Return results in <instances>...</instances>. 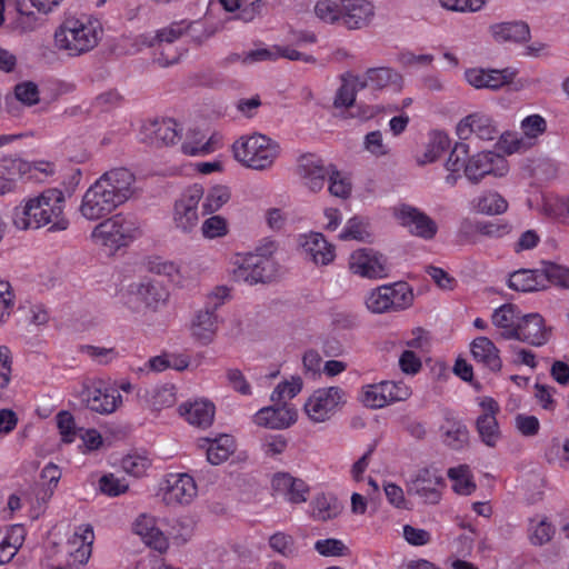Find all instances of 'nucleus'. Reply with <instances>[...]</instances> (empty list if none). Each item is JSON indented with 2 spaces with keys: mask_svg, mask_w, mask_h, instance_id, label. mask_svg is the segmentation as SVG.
Segmentation results:
<instances>
[{
  "mask_svg": "<svg viewBox=\"0 0 569 569\" xmlns=\"http://www.w3.org/2000/svg\"><path fill=\"white\" fill-rule=\"evenodd\" d=\"M66 197L57 188L23 199L14 209L12 222L19 230L40 229L50 224L51 231H63L69 227L64 216Z\"/></svg>",
  "mask_w": 569,
  "mask_h": 569,
  "instance_id": "1",
  "label": "nucleus"
},
{
  "mask_svg": "<svg viewBox=\"0 0 569 569\" xmlns=\"http://www.w3.org/2000/svg\"><path fill=\"white\" fill-rule=\"evenodd\" d=\"M468 147L457 144L450 152L445 169L447 174L445 182L455 187L461 178H466L472 184H479L485 178H502L509 172L508 160L493 151H480L467 156Z\"/></svg>",
  "mask_w": 569,
  "mask_h": 569,
  "instance_id": "2",
  "label": "nucleus"
},
{
  "mask_svg": "<svg viewBox=\"0 0 569 569\" xmlns=\"http://www.w3.org/2000/svg\"><path fill=\"white\" fill-rule=\"evenodd\" d=\"M103 37L101 21L92 14H69L53 32L58 51L70 58L81 57L98 47Z\"/></svg>",
  "mask_w": 569,
  "mask_h": 569,
  "instance_id": "3",
  "label": "nucleus"
},
{
  "mask_svg": "<svg viewBox=\"0 0 569 569\" xmlns=\"http://www.w3.org/2000/svg\"><path fill=\"white\" fill-rule=\"evenodd\" d=\"M276 251V242L264 239L253 251L237 253L230 261L234 281L250 286L272 282L279 273V264L273 258Z\"/></svg>",
  "mask_w": 569,
  "mask_h": 569,
  "instance_id": "4",
  "label": "nucleus"
},
{
  "mask_svg": "<svg viewBox=\"0 0 569 569\" xmlns=\"http://www.w3.org/2000/svg\"><path fill=\"white\" fill-rule=\"evenodd\" d=\"M313 10L322 22L339 24L347 30L367 28L376 17L371 0H318Z\"/></svg>",
  "mask_w": 569,
  "mask_h": 569,
  "instance_id": "5",
  "label": "nucleus"
},
{
  "mask_svg": "<svg viewBox=\"0 0 569 569\" xmlns=\"http://www.w3.org/2000/svg\"><path fill=\"white\" fill-rule=\"evenodd\" d=\"M140 234L141 230L133 219L118 213L94 226L89 239L94 247L107 254H114L130 246Z\"/></svg>",
  "mask_w": 569,
  "mask_h": 569,
  "instance_id": "6",
  "label": "nucleus"
},
{
  "mask_svg": "<svg viewBox=\"0 0 569 569\" xmlns=\"http://www.w3.org/2000/svg\"><path fill=\"white\" fill-rule=\"evenodd\" d=\"M234 159L243 167L264 171L270 169L281 153L280 144L262 133L241 136L232 144Z\"/></svg>",
  "mask_w": 569,
  "mask_h": 569,
  "instance_id": "7",
  "label": "nucleus"
},
{
  "mask_svg": "<svg viewBox=\"0 0 569 569\" xmlns=\"http://www.w3.org/2000/svg\"><path fill=\"white\" fill-rule=\"evenodd\" d=\"M365 303L372 313L397 312L412 306L413 292L409 284L402 281L381 284L368 292Z\"/></svg>",
  "mask_w": 569,
  "mask_h": 569,
  "instance_id": "8",
  "label": "nucleus"
},
{
  "mask_svg": "<svg viewBox=\"0 0 569 569\" xmlns=\"http://www.w3.org/2000/svg\"><path fill=\"white\" fill-rule=\"evenodd\" d=\"M203 198V187L193 183L187 187L174 200L171 210V222L174 230L182 234H191L199 226V204Z\"/></svg>",
  "mask_w": 569,
  "mask_h": 569,
  "instance_id": "9",
  "label": "nucleus"
},
{
  "mask_svg": "<svg viewBox=\"0 0 569 569\" xmlns=\"http://www.w3.org/2000/svg\"><path fill=\"white\" fill-rule=\"evenodd\" d=\"M346 402V392L340 387H323L315 390L305 402L303 410L315 423L331 419Z\"/></svg>",
  "mask_w": 569,
  "mask_h": 569,
  "instance_id": "10",
  "label": "nucleus"
},
{
  "mask_svg": "<svg viewBox=\"0 0 569 569\" xmlns=\"http://www.w3.org/2000/svg\"><path fill=\"white\" fill-rule=\"evenodd\" d=\"M198 488L194 479L188 473H169L159 485L158 496L170 507L186 506L197 497Z\"/></svg>",
  "mask_w": 569,
  "mask_h": 569,
  "instance_id": "11",
  "label": "nucleus"
},
{
  "mask_svg": "<svg viewBox=\"0 0 569 569\" xmlns=\"http://www.w3.org/2000/svg\"><path fill=\"white\" fill-rule=\"evenodd\" d=\"M96 182L100 188L106 189L107 196L116 203L122 206L137 192L134 173L123 167L112 168L101 174Z\"/></svg>",
  "mask_w": 569,
  "mask_h": 569,
  "instance_id": "12",
  "label": "nucleus"
},
{
  "mask_svg": "<svg viewBox=\"0 0 569 569\" xmlns=\"http://www.w3.org/2000/svg\"><path fill=\"white\" fill-rule=\"evenodd\" d=\"M348 266L353 274L371 280L385 279L390 272L387 257L371 248L355 250L349 257Z\"/></svg>",
  "mask_w": 569,
  "mask_h": 569,
  "instance_id": "13",
  "label": "nucleus"
},
{
  "mask_svg": "<svg viewBox=\"0 0 569 569\" xmlns=\"http://www.w3.org/2000/svg\"><path fill=\"white\" fill-rule=\"evenodd\" d=\"M180 133L179 124L171 118L149 119L140 126L138 140L151 147L171 146L180 139Z\"/></svg>",
  "mask_w": 569,
  "mask_h": 569,
  "instance_id": "14",
  "label": "nucleus"
},
{
  "mask_svg": "<svg viewBox=\"0 0 569 569\" xmlns=\"http://www.w3.org/2000/svg\"><path fill=\"white\" fill-rule=\"evenodd\" d=\"M298 420V410L288 402H273L259 409L252 417L256 426L271 430H284Z\"/></svg>",
  "mask_w": 569,
  "mask_h": 569,
  "instance_id": "15",
  "label": "nucleus"
},
{
  "mask_svg": "<svg viewBox=\"0 0 569 569\" xmlns=\"http://www.w3.org/2000/svg\"><path fill=\"white\" fill-rule=\"evenodd\" d=\"M445 479L436 468L419 469L408 483V491L418 496L427 503H438Z\"/></svg>",
  "mask_w": 569,
  "mask_h": 569,
  "instance_id": "16",
  "label": "nucleus"
},
{
  "mask_svg": "<svg viewBox=\"0 0 569 569\" xmlns=\"http://www.w3.org/2000/svg\"><path fill=\"white\" fill-rule=\"evenodd\" d=\"M81 399L87 407L99 413H111L121 403L122 398L113 387L104 386L101 381H93L83 387Z\"/></svg>",
  "mask_w": 569,
  "mask_h": 569,
  "instance_id": "17",
  "label": "nucleus"
},
{
  "mask_svg": "<svg viewBox=\"0 0 569 569\" xmlns=\"http://www.w3.org/2000/svg\"><path fill=\"white\" fill-rule=\"evenodd\" d=\"M118 207L107 196L106 189L94 181L83 193L79 206V212L88 221H97L106 218Z\"/></svg>",
  "mask_w": 569,
  "mask_h": 569,
  "instance_id": "18",
  "label": "nucleus"
},
{
  "mask_svg": "<svg viewBox=\"0 0 569 569\" xmlns=\"http://www.w3.org/2000/svg\"><path fill=\"white\" fill-rule=\"evenodd\" d=\"M558 272L559 269L548 267V264L543 269H519L510 273L508 286L510 289L521 292L543 290Z\"/></svg>",
  "mask_w": 569,
  "mask_h": 569,
  "instance_id": "19",
  "label": "nucleus"
},
{
  "mask_svg": "<svg viewBox=\"0 0 569 569\" xmlns=\"http://www.w3.org/2000/svg\"><path fill=\"white\" fill-rule=\"evenodd\" d=\"M456 133L460 140H468L475 136L480 140L491 141L498 137L499 130L490 116L475 112L458 122Z\"/></svg>",
  "mask_w": 569,
  "mask_h": 569,
  "instance_id": "20",
  "label": "nucleus"
},
{
  "mask_svg": "<svg viewBox=\"0 0 569 569\" xmlns=\"http://www.w3.org/2000/svg\"><path fill=\"white\" fill-rule=\"evenodd\" d=\"M302 254L316 266H328L336 258V247L321 232H309L298 238Z\"/></svg>",
  "mask_w": 569,
  "mask_h": 569,
  "instance_id": "21",
  "label": "nucleus"
},
{
  "mask_svg": "<svg viewBox=\"0 0 569 569\" xmlns=\"http://www.w3.org/2000/svg\"><path fill=\"white\" fill-rule=\"evenodd\" d=\"M478 403L482 413L477 418V431L486 446L495 448L501 439V431L496 418L499 405L490 397L480 398Z\"/></svg>",
  "mask_w": 569,
  "mask_h": 569,
  "instance_id": "22",
  "label": "nucleus"
},
{
  "mask_svg": "<svg viewBox=\"0 0 569 569\" xmlns=\"http://www.w3.org/2000/svg\"><path fill=\"white\" fill-rule=\"evenodd\" d=\"M518 74L513 68L482 69L470 68L465 71L466 81L476 89L499 90L512 82Z\"/></svg>",
  "mask_w": 569,
  "mask_h": 569,
  "instance_id": "23",
  "label": "nucleus"
},
{
  "mask_svg": "<svg viewBox=\"0 0 569 569\" xmlns=\"http://www.w3.org/2000/svg\"><path fill=\"white\" fill-rule=\"evenodd\" d=\"M271 489L274 496L282 497L291 505H301L308 500L309 485L301 478L289 472H277L271 479Z\"/></svg>",
  "mask_w": 569,
  "mask_h": 569,
  "instance_id": "24",
  "label": "nucleus"
},
{
  "mask_svg": "<svg viewBox=\"0 0 569 569\" xmlns=\"http://www.w3.org/2000/svg\"><path fill=\"white\" fill-rule=\"evenodd\" d=\"M396 217L412 234L425 240L432 239L438 231L437 223L429 216L412 206L401 204L396 209Z\"/></svg>",
  "mask_w": 569,
  "mask_h": 569,
  "instance_id": "25",
  "label": "nucleus"
},
{
  "mask_svg": "<svg viewBox=\"0 0 569 569\" xmlns=\"http://www.w3.org/2000/svg\"><path fill=\"white\" fill-rule=\"evenodd\" d=\"M298 174L309 190L320 191L329 176V166L326 167L323 161L315 154H306L300 157L297 168Z\"/></svg>",
  "mask_w": 569,
  "mask_h": 569,
  "instance_id": "26",
  "label": "nucleus"
},
{
  "mask_svg": "<svg viewBox=\"0 0 569 569\" xmlns=\"http://www.w3.org/2000/svg\"><path fill=\"white\" fill-rule=\"evenodd\" d=\"M517 333L516 340L535 347L546 345L551 336L550 329L545 325V319L539 313L521 316Z\"/></svg>",
  "mask_w": 569,
  "mask_h": 569,
  "instance_id": "27",
  "label": "nucleus"
},
{
  "mask_svg": "<svg viewBox=\"0 0 569 569\" xmlns=\"http://www.w3.org/2000/svg\"><path fill=\"white\" fill-rule=\"evenodd\" d=\"M223 146L222 134L212 132L209 137L198 130H191L187 133L181 150L184 154L191 157L210 154Z\"/></svg>",
  "mask_w": 569,
  "mask_h": 569,
  "instance_id": "28",
  "label": "nucleus"
},
{
  "mask_svg": "<svg viewBox=\"0 0 569 569\" xmlns=\"http://www.w3.org/2000/svg\"><path fill=\"white\" fill-rule=\"evenodd\" d=\"M218 328L217 313L203 308L194 312L189 325L191 337L202 346H207L214 340Z\"/></svg>",
  "mask_w": 569,
  "mask_h": 569,
  "instance_id": "29",
  "label": "nucleus"
},
{
  "mask_svg": "<svg viewBox=\"0 0 569 569\" xmlns=\"http://www.w3.org/2000/svg\"><path fill=\"white\" fill-rule=\"evenodd\" d=\"M129 290L137 297L147 308L158 310L163 307L169 298L166 287L159 281L144 279L139 282L131 283Z\"/></svg>",
  "mask_w": 569,
  "mask_h": 569,
  "instance_id": "30",
  "label": "nucleus"
},
{
  "mask_svg": "<svg viewBox=\"0 0 569 569\" xmlns=\"http://www.w3.org/2000/svg\"><path fill=\"white\" fill-rule=\"evenodd\" d=\"M178 410L188 423L199 428L210 427L216 413L214 405L207 399L181 403Z\"/></svg>",
  "mask_w": 569,
  "mask_h": 569,
  "instance_id": "31",
  "label": "nucleus"
},
{
  "mask_svg": "<svg viewBox=\"0 0 569 569\" xmlns=\"http://www.w3.org/2000/svg\"><path fill=\"white\" fill-rule=\"evenodd\" d=\"M366 88L381 90L392 88L399 91L402 88V76L388 67L370 68L363 74H360Z\"/></svg>",
  "mask_w": 569,
  "mask_h": 569,
  "instance_id": "32",
  "label": "nucleus"
},
{
  "mask_svg": "<svg viewBox=\"0 0 569 569\" xmlns=\"http://www.w3.org/2000/svg\"><path fill=\"white\" fill-rule=\"evenodd\" d=\"M199 447L206 450L207 460L214 466L224 462L236 450L234 440L229 435L200 439Z\"/></svg>",
  "mask_w": 569,
  "mask_h": 569,
  "instance_id": "33",
  "label": "nucleus"
},
{
  "mask_svg": "<svg viewBox=\"0 0 569 569\" xmlns=\"http://www.w3.org/2000/svg\"><path fill=\"white\" fill-rule=\"evenodd\" d=\"M187 22L180 21L170 24L167 28L159 30L156 37L140 34L134 39V42L130 48L127 49V52L130 54L139 52L144 47H151L156 41L159 42H172L177 40L182 34H186Z\"/></svg>",
  "mask_w": 569,
  "mask_h": 569,
  "instance_id": "34",
  "label": "nucleus"
},
{
  "mask_svg": "<svg viewBox=\"0 0 569 569\" xmlns=\"http://www.w3.org/2000/svg\"><path fill=\"white\" fill-rule=\"evenodd\" d=\"M93 540V528L90 525H81L76 529L68 542L74 561L82 565L89 560Z\"/></svg>",
  "mask_w": 569,
  "mask_h": 569,
  "instance_id": "35",
  "label": "nucleus"
},
{
  "mask_svg": "<svg viewBox=\"0 0 569 569\" xmlns=\"http://www.w3.org/2000/svg\"><path fill=\"white\" fill-rule=\"evenodd\" d=\"M520 319V313L512 305L500 306L493 311L491 316L493 326L500 330V335L505 339L516 340V337H518L517 331Z\"/></svg>",
  "mask_w": 569,
  "mask_h": 569,
  "instance_id": "36",
  "label": "nucleus"
},
{
  "mask_svg": "<svg viewBox=\"0 0 569 569\" xmlns=\"http://www.w3.org/2000/svg\"><path fill=\"white\" fill-rule=\"evenodd\" d=\"M471 209L485 216H500L507 212V199L495 190H485L471 200Z\"/></svg>",
  "mask_w": 569,
  "mask_h": 569,
  "instance_id": "37",
  "label": "nucleus"
},
{
  "mask_svg": "<svg viewBox=\"0 0 569 569\" xmlns=\"http://www.w3.org/2000/svg\"><path fill=\"white\" fill-rule=\"evenodd\" d=\"M470 351L473 359L492 371L501 369V359L499 350L495 343L487 337H477L470 343Z\"/></svg>",
  "mask_w": 569,
  "mask_h": 569,
  "instance_id": "38",
  "label": "nucleus"
},
{
  "mask_svg": "<svg viewBox=\"0 0 569 569\" xmlns=\"http://www.w3.org/2000/svg\"><path fill=\"white\" fill-rule=\"evenodd\" d=\"M366 88L360 74L346 72L340 77V87L337 89L333 106L336 108L352 107L356 101V96L359 90Z\"/></svg>",
  "mask_w": 569,
  "mask_h": 569,
  "instance_id": "39",
  "label": "nucleus"
},
{
  "mask_svg": "<svg viewBox=\"0 0 569 569\" xmlns=\"http://www.w3.org/2000/svg\"><path fill=\"white\" fill-rule=\"evenodd\" d=\"M489 32L493 40L499 43L525 42L530 37L529 27L520 21L495 23L490 26Z\"/></svg>",
  "mask_w": 569,
  "mask_h": 569,
  "instance_id": "40",
  "label": "nucleus"
},
{
  "mask_svg": "<svg viewBox=\"0 0 569 569\" xmlns=\"http://www.w3.org/2000/svg\"><path fill=\"white\" fill-rule=\"evenodd\" d=\"M27 530L22 525L9 527L0 538V565L8 563L22 547Z\"/></svg>",
  "mask_w": 569,
  "mask_h": 569,
  "instance_id": "41",
  "label": "nucleus"
},
{
  "mask_svg": "<svg viewBox=\"0 0 569 569\" xmlns=\"http://www.w3.org/2000/svg\"><path fill=\"white\" fill-rule=\"evenodd\" d=\"M41 485L34 490L37 509L42 510L44 505L53 496L54 489L61 478V471L58 466L48 463L41 470Z\"/></svg>",
  "mask_w": 569,
  "mask_h": 569,
  "instance_id": "42",
  "label": "nucleus"
},
{
  "mask_svg": "<svg viewBox=\"0 0 569 569\" xmlns=\"http://www.w3.org/2000/svg\"><path fill=\"white\" fill-rule=\"evenodd\" d=\"M451 489L459 496H471L477 490L473 473L468 465L451 467L447 471Z\"/></svg>",
  "mask_w": 569,
  "mask_h": 569,
  "instance_id": "43",
  "label": "nucleus"
},
{
  "mask_svg": "<svg viewBox=\"0 0 569 569\" xmlns=\"http://www.w3.org/2000/svg\"><path fill=\"white\" fill-rule=\"evenodd\" d=\"M310 509L313 519L327 521L338 517L342 507L333 495L319 493L310 502Z\"/></svg>",
  "mask_w": 569,
  "mask_h": 569,
  "instance_id": "44",
  "label": "nucleus"
},
{
  "mask_svg": "<svg viewBox=\"0 0 569 569\" xmlns=\"http://www.w3.org/2000/svg\"><path fill=\"white\" fill-rule=\"evenodd\" d=\"M519 128L522 137L531 148L547 132L548 123L541 114L532 113L520 121Z\"/></svg>",
  "mask_w": 569,
  "mask_h": 569,
  "instance_id": "45",
  "label": "nucleus"
},
{
  "mask_svg": "<svg viewBox=\"0 0 569 569\" xmlns=\"http://www.w3.org/2000/svg\"><path fill=\"white\" fill-rule=\"evenodd\" d=\"M202 210L207 214H212L223 206H226L231 199V189L226 184H213L207 192L203 191Z\"/></svg>",
  "mask_w": 569,
  "mask_h": 569,
  "instance_id": "46",
  "label": "nucleus"
},
{
  "mask_svg": "<svg viewBox=\"0 0 569 569\" xmlns=\"http://www.w3.org/2000/svg\"><path fill=\"white\" fill-rule=\"evenodd\" d=\"M146 401L154 410L172 407L177 401V390L173 385L156 386L146 392Z\"/></svg>",
  "mask_w": 569,
  "mask_h": 569,
  "instance_id": "47",
  "label": "nucleus"
},
{
  "mask_svg": "<svg viewBox=\"0 0 569 569\" xmlns=\"http://www.w3.org/2000/svg\"><path fill=\"white\" fill-rule=\"evenodd\" d=\"M370 236L368 222L363 218L355 216L347 220L338 238L341 241L356 240L365 242L369 240Z\"/></svg>",
  "mask_w": 569,
  "mask_h": 569,
  "instance_id": "48",
  "label": "nucleus"
},
{
  "mask_svg": "<svg viewBox=\"0 0 569 569\" xmlns=\"http://www.w3.org/2000/svg\"><path fill=\"white\" fill-rule=\"evenodd\" d=\"M328 182H329V192L333 197L347 199L351 194L352 184L350 177L336 169L335 166H329V176H328Z\"/></svg>",
  "mask_w": 569,
  "mask_h": 569,
  "instance_id": "49",
  "label": "nucleus"
},
{
  "mask_svg": "<svg viewBox=\"0 0 569 569\" xmlns=\"http://www.w3.org/2000/svg\"><path fill=\"white\" fill-rule=\"evenodd\" d=\"M383 381L366 385L360 391V401L371 409H380L388 406Z\"/></svg>",
  "mask_w": 569,
  "mask_h": 569,
  "instance_id": "50",
  "label": "nucleus"
},
{
  "mask_svg": "<svg viewBox=\"0 0 569 569\" xmlns=\"http://www.w3.org/2000/svg\"><path fill=\"white\" fill-rule=\"evenodd\" d=\"M200 231L206 240L221 239L229 233V222L224 217L212 213L202 221Z\"/></svg>",
  "mask_w": 569,
  "mask_h": 569,
  "instance_id": "51",
  "label": "nucleus"
},
{
  "mask_svg": "<svg viewBox=\"0 0 569 569\" xmlns=\"http://www.w3.org/2000/svg\"><path fill=\"white\" fill-rule=\"evenodd\" d=\"M543 212L556 221L569 226V197H549L542 204Z\"/></svg>",
  "mask_w": 569,
  "mask_h": 569,
  "instance_id": "52",
  "label": "nucleus"
},
{
  "mask_svg": "<svg viewBox=\"0 0 569 569\" xmlns=\"http://www.w3.org/2000/svg\"><path fill=\"white\" fill-rule=\"evenodd\" d=\"M512 231V226L506 220H478L476 232L490 239H500Z\"/></svg>",
  "mask_w": 569,
  "mask_h": 569,
  "instance_id": "53",
  "label": "nucleus"
},
{
  "mask_svg": "<svg viewBox=\"0 0 569 569\" xmlns=\"http://www.w3.org/2000/svg\"><path fill=\"white\" fill-rule=\"evenodd\" d=\"M450 139L441 131H436L431 134L429 143L427 144L426 152L423 153V163L436 161L449 148Z\"/></svg>",
  "mask_w": 569,
  "mask_h": 569,
  "instance_id": "54",
  "label": "nucleus"
},
{
  "mask_svg": "<svg viewBox=\"0 0 569 569\" xmlns=\"http://www.w3.org/2000/svg\"><path fill=\"white\" fill-rule=\"evenodd\" d=\"M302 389V380L300 377H291V379L280 382L270 396L272 402H287L295 398Z\"/></svg>",
  "mask_w": 569,
  "mask_h": 569,
  "instance_id": "55",
  "label": "nucleus"
},
{
  "mask_svg": "<svg viewBox=\"0 0 569 569\" xmlns=\"http://www.w3.org/2000/svg\"><path fill=\"white\" fill-rule=\"evenodd\" d=\"M499 148L507 154L525 152L530 149L521 132L507 131L500 134Z\"/></svg>",
  "mask_w": 569,
  "mask_h": 569,
  "instance_id": "56",
  "label": "nucleus"
},
{
  "mask_svg": "<svg viewBox=\"0 0 569 569\" xmlns=\"http://www.w3.org/2000/svg\"><path fill=\"white\" fill-rule=\"evenodd\" d=\"M388 406L395 402L406 401L412 395V389L402 380H383Z\"/></svg>",
  "mask_w": 569,
  "mask_h": 569,
  "instance_id": "57",
  "label": "nucleus"
},
{
  "mask_svg": "<svg viewBox=\"0 0 569 569\" xmlns=\"http://www.w3.org/2000/svg\"><path fill=\"white\" fill-rule=\"evenodd\" d=\"M30 166L27 161L19 158H7L3 159L1 164V176L6 179H10L12 182V190L16 187V180L27 173Z\"/></svg>",
  "mask_w": 569,
  "mask_h": 569,
  "instance_id": "58",
  "label": "nucleus"
},
{
  "mask_svg": "<svg viewBox=\"0 0 569 569\" xmlns=\"http://www.w3.org/2000/svg\"><path fill=\"white\" fill-rule=\"evenodd\" d=\"M150 270L157 274L169 278L174 283L181 282V268L176 261L156 259L150 262Z\"/></svg>",
  "mask_w": 569,
  "mask_h": 569,
  "instance_id": "59",
  "label": "nucleus"
},
{
  "mask_svg": "<svg viewBox=\"0 0 569 569\" xmlns=\"http://www.w3.org/2000/svg\"><path fill=\"white\" fill-rule=\"evenodd\" d=\"M315 550L323 557H341L348 552L343 541L336 538L317 540L315 542Z\"/></svg>",
  "mask_w": 569,
  "mask_h": 569,
  "instance_id": "60",
  "label": "nucleus"
},
{
  "mask_svg": "<svg viewBox=\"0 0 569 569\" xmlns=\"http://www.w3.org/2000/svg\"><path fill=\"white\" fill-rule=\"evenodd\" d=\"M278 52V44L270 47H257L254 49L244 51L243 64L250 66L258 62L276 61Z\"/></svg>",
  "mask_w": 569,
  "mask_h": 569,
  "instance_id": "61",
  "label": "nucleus"
},
{
  "mask_svg": "<svg viewBox=\"0 0 569 569\" xmlns=\"http://www.w3.org/2000/svg\"><path fill=\"white\" fill-rule=\"evenodd\" d=\"M401 372L407 376H416L422 368V355L415 350H403L398 360Z\"/></svg>",
  "mask_w": 569,
  "mask_h": 569,
  "instance_id": "62",
  "label": "nucleus"
},
{
  "mask_svg": "<svg viewBox=\"0 0 569 569\" xmlns=\"http://www.w3.org/2000/svg\"><path fill=\"white\" fill-rule=\"evenodd\" d=\"M403 343L406 346L405 350H415L417 353L425 355L430 348V337L425 329L415 328Z\"/></svg>",
  "mask_w": 569,
  "mask_h": 569,
  "instance_id": "63",
  "label": "nucleus"
},
{
  "mask_svg": "<svg viewBox=\"0 0 569 569\" xmlns=\"http://www.w3.org/2000/svg\"><path fill=\"white\" fill-rule=\"evenodd\" d=\"M270 548L283 557H292L296 553L295 540L290 535L276 532L269 538Z\"/></svg>",
  "mask_w": 569,
  "mask_h": 569,
  "instance_id": "64",
  "label": "nucleus"
}]
</instances>
